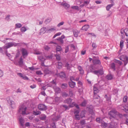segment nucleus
<instances>
[{"mask_svg": "<svg viewBox=\"0 0 128 128\" xmlns=\"http://www.w3.org/2000/svg\"><path fill=\"white\" fill-rule=\"evenodd\" d=\"M89 72H92L98 76L99 75H102L104 74L102 68L96 70H94L92 67H90L88 71V73Z\"/></svg>", "mask_w": 128, "mask_h": 128, "instance_id": "1", "label": "nucleus"}, {"mask_svg": "<svg viewBox=\"0 0 128 128\" xmlns=\"http://www.w3.org/2000/svg\"><path fill=\"white\" fill-rule=\"evenodd\" d=\"M117 113V111L116 110H112L109 112L108 114L109 118L112 122L113 121L116 120H118V119H117L116 118Z\"/></svg>", "mask_w": 128, "mask_h": 128, "instance_id": "2", "label": "nucleus"}, {"mask_svg": "<svg viewBox=\"0 0 128 128\" xmlns=\"http://www.w3.org/2000/svg\"><path fill=\"white\" fill-rule=\"evenodd\" d=\"M26 107H25L24 105L22 104L19 107V109L18 112L19 113H21L23 115L27 114L26 112Z\"/></svg>", "mask_w": 128, "mask_h": 128, "instance_id": "3", "label": "nucleus"}, {"mask_svg": "<svg viewBox=\"0 0 128 128\" xmlns=\"http://www.w3.org/2000/svg\"><path fill=\"white\" fill-rule=\"evenodd\" d=\"M21 51L22 52V56L24 58H26L28 54L27 50L25 48H22L21 49Z\"/></svg>", "mask_w": 128, "mask_h": 128, "instance_id": "4", "label": "nucleus"}, {"mask_svg": "<svg viewBox=\"0 0 128 128\" xmlns=\"http://www.w3.org/2000/svg\"><path fill=\"white\" fill-rule=\"evenodd\" d=\"M38 108L40 110L45 111L47 109L46 106L45 105L40 104L38 105Z\"/></svg>", "mask_w": 128, "mask_h": 128, "instance_id": "5", "label": "nucleus"}, {"mask_svg": "<svg viewBox=\"0 0 128 128\" xmlns=\"http://www.w3.org/2000/svg\"><path fill=\"white\" fill-rule=\"evenodd\" d=\"M92 62L94 64L100 65L101 64L100 60L98 59L95 56L94 57L92 60Z\"/></svg>", "mask_w": 128, "mask_h": 128, "instance_id": "6", "label": "nucleus"}, {"mask_svg": "<svg viewBox=\"0 0 128 128\" xmlns=\"http://www.w3.org/2000/svg\"><path fill=\"white\" fill-rule=\"evenodd\" d=\"M117 126L116 122L112 121L110 123L108 128H116Z\"/></svg>", "mask_w": 128, "mask_h": 128, "instance_id": "7", "label": "nucleus"}, {"mask_svg": "<svg viewBox=\"0 0 128 128\" xmlns=\"http://www.w3.org/2000/svg\"><path fill=\"white\" fill-rule=\"evenodd\" d=\"M120 59L123 61L125 60L126 61V62H124V64L126 65L128 62V57L126 56H122L120 58Z\"/></svg>", "mask_w": 128, "mask_h": 128, "instance_id": "8", "label": "nucleus"}, {"mask_svg": "<svg viewBox=\"0 0 128 128\" xmlns=\"http://www.w3.org/2000/svg\"><path fill=\"white\" fill-rule=\"evenodd\" d=\"M12 46H13L12 42H10L8 43L6 46H3V49L6 50V52H7V49Z\"/></svg>", "mask_w": 128, "mask_h": 128, "instance_id": "9", "label": "nucleus"}, {"mask_svg": "<svg viewBox=\"0 0 128 128\" xmlns=\"http://www.w3.org/2000/svg\"><path fill=\"white\" fill-rule=\"evenodd\" d=\"M19 120L20 126L22 127H23L24 126V119L22 117H21L19 118Z\"/></svg>", "mask_w": 128, "mask_h": 128, "instance_id": "10", "label": "nucleus"}, {"mask_svg": "<svg viewBox=\"0 0 128 128\" xmlns=\"http://www.w3.org/2000/svg\"><path fill=\"white\" fill-rule=\"evenodd\" d=\"M17 74L24 80H28L29 79L25 75H23L21 73H17Z\"/></svg>", "mask_w": 128, "mask_h": 128, "instance_id": "11", "label": "nucleus"}, {"mask_svg": "<svg viewBox=\"0 0 128 128\" xmlns=\"http://www.w3.org/2000/svg\"><path fill=\"white\" fill-rule=\"evenodd\" d=\"M68 84L70 87L72 88H74L76 85V83L72 81L69 82Z\"/></svg>", "mask_w": 128, "mask_h": 128, "instance_id": "12", "label": "nucleus"}, {"mask_svg": "<svg viewBox=\"0 0 128 128\" xmlns=\"http://www.w3.org/2000/svg\"><path fill=\"white\" fill-rule=\"evenodd\" d=\"M72 100L71 98H68L64 101V102L66 103L70 104L73 103V102H72Z\"/></svg>", "mask_w": 128, "mask_h": 128, "instance_id": "13", "label": "nucleus"}, {"mask_svg": "<svg viewBox=\"0 0 128 128\" xmlns=\"http://www.w3.org/2000/svg\"><path fill=\"white\" fill-rule=\"evenodd\" d=\"M56 67L58 68V69H60L62 68V64L61 62H58L56 63Z\"/></svg>", "mask_w": 128, "mask_h": 128, "instance_id": "14", "label": "nucleus"}, {"mask_svg": "<svg viewBox=\"0 0 128 128\" xmlns=\"http://www.w3.org/2000/svg\"><path fill=\"white\" fill-rule=\"evenodd\" d=\"M8 102L9 104H10L12 108H14L15 107V103L14 101L11 100H10V101H8Z\"/></svg>", "mask_w": 128, "mask_h": 128, "instance_id": "15", "label": "nucleus"}, {"mask_svg": "<svg viewBox=\"0 0 128 128\" xmlns=\"http://www.w3.org/2000/svg\"><path fill=\"white\" fill-rule=\"evenodd\" d=\"M106 78L108 80H111L113 78V76L111 74H109L106 76Z\"/></svg>", "mask_w": 128, "mask_h": 128, "instance_id": "16", "label": "nucleus"}, {"mask_svg": "<svg viewBox=\"0 0 128 128\" xmlns=\"http://www.w3.org/2000/svg\"><path fill=\"white\" fill-rule=\"evenodd\" d=\"M86 113V111L85 110L82 111L80 113V116L81 118L85 117Z\"/></svg>", "mask_w": 128, "mask_h": 128, "instance_id": "17", "label": "nucleus"}, {"mask_svg": "<svg viewBox=\"0 0 128 128\" xmlns=\"http://www.w3.org/2000/svg\"><path fill=\"white\" fill-rule=\"evenodd\" d=\"M56 29L54 28H52L50 29H48V28H47L46 30V33H50L54 30H55Z\"/></svg>", "mask_w": 128, "mask_h": 128, "instance_id": "18", "label": "nucleus"}, {"mask_svg": "<svg viewBox=\"0 0 128 128\" xmlns=\"http://www.w3.org/2000/svg\"><path fill=\"white\" fill-rule=\"evenodd\" d=\"M59 76L62 78H64L66 76L65 73L63 72H61L59 74Z\"/></svg>", "mask_w": 128, "mask_h": 128, "instance_id": "19", "label": "nucleus"}, {"mask_svg": "<svg viewBox=\"0 0 128 128\" xmlns=\"http://www.w3.org/2000/svg\"><path fill=\"white\" fill-rule=\"evenodd\" d=\"M89 27V26L88 25H85L82 27V30H84L85 31H86L88 29Z\"/></svg>", "mask_w": 128, "mask_h": 128, "instance_id": "20", "label": "nucleus"}, {"mask_svg": "<svg viewBox=\"0 0 128 128\" xmlns=\"http://www.w3.org/2000/svg\"><path fill=\"white\" fill-rule=\"evenodd\" d=\"M65 67H66L68 70L70 69L72 67L71 64H70L68 62H67L65 65Z\"/></svg>", "mask_w": 128, "mask_h": 128, "instance_id": "21", "label": "nucleus"}, {"mask_svg": "<svg viewBox=\"0 0 128 128\" xmlns=\"http://www.w3.org/2000/svg\"><path fill=\"white\" fill-rule=\"evenodd\" d=\"M104 98H106V100L109 102H110V99L111 97L110 96H108L107 94H106L104 96Z\"/></svg>", "mask_w": 128, "mask_h": 128, "instance_id": "22", "label": "nucleus"}, {"mask_svg": "<svg viewBox=\"0 0 128 128\" xmlns=\"http://www.w3.org/2000/svg\"><path fill=\"white\" fill-rule=\"evenodd\" d=\"M46 27H44L40 29V32L43 34L45 32H46Z\"/></svg>", "mask_w": 128, "mask_h": 128, "instance_id": "23", "label": "nucleus"}, {"mask_svg": "<svg viewBox=\"0 0 128 128\" xmlns=\"http://www.w3.org/2000/svg\"><path fill=\"white\" fill-rule=\"evenodd\" d=\"M62 96L64 98L67 97L68 96V93L65 92H62Z\"/></svg>", "mask_w": 128, "mask_h": 128, "instance_id": "24", "label": "nucleus"}, {"mask_svg": "<svg viewBox=\"0 0 128 128\" xmlns=\"http://www.w3.org/2000/svg\"><path fill=\"white\" fill-rule=\"evenodd\" d=\"M19 65H22L23 64V62L22 56H21L18 62Z\"/></svg>", "mask_w": 128, "mask_h": 128, "instance_id": "25", "label": "nucleus"}, {"mask_svg": "<svg viewBox=\"0 0 128 128\" xmlns=\"http://www.w3.org/2000/svg\"><path fill=\"white\" fill-rule=\"evenodd\" d=\"M80 32L77 30H75L74 31V36L77 37L78 36V34Z\"/></svg>", "mask_w": 128, "mask_h": 128, "instance_id": "26", "label": "nucleus"}, {"mask_svg": "<svg viewBox=\"0 0 128 128\" xmlns=\"http://www.w3.org/2000/svg\"><path fill=\"white\" fill-rule=\"evenodd\" d=\"M46 116L45 114H44L42 116L40 117V118L42 120H46Z\"/></svg>", "mask_w": 128, "mask_h": 128, "instance_id": "27", "label": "nucleus"}, {"mask_svg": "<svg viewBox=\"0 0 128 128\" xmlns=\"http://www.w3.org/2000/svg\"><path fill=\"white\" fill-rule=\"evenodd\" d=\"M96 121L97 122L101 123L103 122V120L100 118H96Z\"/></svg>", "mask_w": 128, "mask_h": 128, "instance_id": "28", "label": "nucleus"}, {"mask_svg": "<svg viewBox=\"0 0 128 128\" xmlns=\"http://www.w3.org/2000/svg\"><path fill=\"white\" fill-rule=\"evenodd\" d=\"M15 28H21L22 25L20 23H18L15 24Z\"/></svg>", "mask_w": 128, "mask_h": 128, "instance_id": "29", "label": "nucleus"}, {"mask_svg": "<svg viewBox=\"0 0 128 128\" xmlns=\"http://www.w3.org/2000/svg\"><path fill=\"white\" fill-rule=\"evenodd\" d=\"M113 6L112 4H111L107 5L106 7V10H107L108 11Z\"/></svg>", "mask_w": 128, "mask_h": 128, "instance_id": "30", "label": "nucleus"}, {"mask_svg": "<svg viewBox=\"0 0 128 128\" xmlns=\"http://www.w3.org/2000/svg\"><path fill=\"white\" fill-rule=\"evenodd\" d=\"M62 5L64 7H66L67 8H69L70 6V5L66 3H63L62 4Z\"/></svg>", "mask_w": 128, "mask_h": 128, "instance_id": "31", "label": "nucleus"}, {"mask_svg": "<svg viewBox=\"0 0 128 128\" xmlns=\"http://www.w3.org/2000/svg\"><path fill=\"white\" fill-rule=\"evenodd\" d=\"M86 103H87L86 100H84L82 102L81 105L82 106H86Z\"/></svg>", "mask_w": 128, "mask_h": 128, "instance_id": "32", "label": "nucleus"}, {"mask_svg": "<svg viewBox=\"0 0 128 128\" xmlns=\"http://www.w3.org/2000/svg\"><path fill=\"white\" fill-rule=\"evenodd\" d=\"M68 86L66 84H63L61 85V87L63 89H66L67 87Z\"/></svg>", "mask_w": 128, "mask_h": 128, "instance_id": "33", "label": "nucleus"}, {"mask_svg": "<svg viewBox=\"0 0 128 128\" xmlns=\"http://www.w3.org/2000/svg\"><path fill=\"white\" fill-rule=\"evenodd\" d=\"M78 69L82 73H84V71L83 70L82 68L80 66H79L78 67Z\"/></svg>", "mask_w": 128, "mask_h": 128, "instance_id": "34", "label": "nucleus"}, {"mask_svg": "<svg viewBox=\"0 0 128 128\" xmlns=\"http://www.w3.org/2000/svg\"><path fill=\"white\" fill-rule=\"evenodd\" d=\"M55 56L56 59L58 61H60L61 60V58L59 54H56L55 55Z\"/></svg>", "mask_w": 128, "mask_h": 128, "instance_id": "35", "label": "nucleus"}, {"mask_svg": "<svg viewBox=\"0 0 128 128\" xmlns=\"http://www.w3.org/2000/svg\"><path fill=\"white\" fill-rule=\"evenodd\" d=\"M117 116L120 118H123V115L122 114H119L118 112H117V113L116 114V117Z\"/></svg>", "mask_w": 128, "mask_h": 128, "instance_id": "36", "label": "nucleus"}, {"mask_svg": "<svg viewBox=\"0 0 128 128\" xmlns=\"http://www.w3.org/2000/svg\"><path fill=\"white\" fill-rule=\"evenodd\" d=\"M33 112V114L35 115H37L40 114L41 113V112L39 111H34Z\"/></svg>", "mask_w": 128, "mask_h": 128, "instance_id": "37", "label": "nucleus"}, {"mask_svg": "<svg viewBox=\"0 0 128 128\" xmlns=\"http://www.w3.org/2000/svg\"><path fill=\"white\" fill-rule=\"evenodd\" d=\"M98 91V89L97 88L94 87V94H96Z\"/></svg>", "mask_w": 128, "mask_h": 128, "instance_id": "38", "label": "nucleus"}, {"mask_svg": "<svg viewBox=\"0 0 128 128\" xmlns=\"http://www.w3.org/2000/svg\"><path fill=\"white\" fill-rule=\"evenodd\" d=\"M55 91L56 93H60V90L59 88H56L55 89Z\"/></svg>", "mask_w": 128, "mask_h": 128, "instance_id": "39", "label": "nucleus"}, {"mask_svg": "<svg viewBox=\"0 0 128 128\" xmlns=\"http://www.w3.org/2000/svg\"><path fill=\"white\" fill-rule=\"evenodd\" d=\"M71 8L73 9H75L78 10H79V7L78 6H72Z\"/></svg>", "mask_w": 128, "mask_h": 128, "instance_id": "40", "label": "nucleus"}, {"mask_svg": "<svg viewBox=\"0 0 128 128\" xmlns=\"http://www.w3.org/2000/svg\"><path fill=\"white\" fill-rule=\"evenodd\" d=\"M62 48L61 47L59 46H57L56 47V50L57 51H60L62 50Z\"/></svg>", "mask_w": 128, "mask_h": 128, "instance_id": "41", "label": "nucleus"}, {"mask_svg": "<svg viewBox=\"0 0 128 128\" xmlns=\"http://www.w3.org/2000/svg\"><path fill=\"white\" fill-rule=\"evenodd\" d=\"M128 97L126 96H124L123 98V102H126L127 101Z\"/></svg>", "mask_w": 128, "mask_h": 128, "instance_id": "42", "label": "nucleus"}, {"mask_svg": "<svg viewBox=\"0 0 128 128\" xmlns=\"http://www.w3.org/2000/svg\"><path fill=\"white\" fill-rule=\"evenodd\" d=\"M20 30L21 32H25L27 30L25 27H22L21 28Z\"/></svg>", "mask_w": 128, "mask_h": 128, "instance_id": "43", "label": "nucleus"}, {"mask_svg": "<svg viewBox=\"0 0 128 128\" xmlns=\"http://www.w3.org/2000/svg\"><path fill=\"white\" fill-rule=\"evenodd\" d=\"M51 20V19H48L45 20L44 22L46 24H47L49 23Z\"/></svg>", "mask_w": 128, "mask_h": 128, "instance_id": "44", "label": "nucleus"}, {"mask_svg": "<svg viewBox=\"0 0 128 128\" xmlns=\"http://www.w3.org/2000/svg\"><path fill=\"white\" fill-rule=\"evenodd\" d=\"M100 97L98 95L96 94H94V95L93 96V98L94 99H98V98Z\"/></svg>", "mask_w": 128, "mask_h": 128, "instance_id": "45", "label": "nucleus"}, {"mask_svg": "<svg viewBox=\"0 0 128 128\" xmlns=\"http://www.w3.org/2000/svg\"><path fill=\"white\" fill-rule=\"evenodd\" d=\"M56 40H59L60 42L62 44H63L64 42L63 40L59 37L56 39Z\"/></svg>", "mask_w": 128, "mask_h": 128, "instance_id": "46", "label": "nucleus"}, {"mask_svg": "<svg viewBox=\"0 0 128 128\" xmlns=\"http://www.w3.org/2000/svg\"><path fill=\"white\" fill-rule=\"evenodd\" d=\"M111 67L112 68L114 71L116 70L115 66V64L114 63H112L111 64Z\"/></svg>", "mask_w": 128, "mask_h": 128, "instance_id": "47", "label": "nucleus"}, {"mask_svg": "<svg viewBox=\"0 0 128 128\" xmlns=\"http://www.w3.org/2000/svg\"><path fill=\"white\" fill-rule=\"evenodd\" d=\"M44 49L46 51H48L50 49V47L48 46H44Z\"/></svg>", "mask_w": 128, "mask_h": 128, "instance_id": "48", "label": "nucleus"}, {"mask_svg": "<svg viewBox=\"0 0 128 128\" xmlns=\"http://www.w3.org/2000/svg\"><path fill=\"white\" fill-rule=\"evenodd\" d=\"M44 74L46 75L49 74V71L48 69H46L44 70Z\"/></svg>", "mask_w": 128, "mask_h": 128, "instance_id": "49", "label": "nucleus"}, {"mask_svg": "<svg viewBox=\"0 0 128 128\" xmlns=\"http://www.w3.org/2000/svg\"><path fill=\"white\" fill-rule=\"evenodd\" d=\"M75 118L76 119V120H79L80 119V116L79 115V114L75 115Z\"/></svg>", "mask_w": 128, "mask_h": 128, "instance_id": "50", "label": "nucleus"}, {"mask_svg": "<svg viewBox=\"0 0 128 128\" xmlns=\"http://www.w3.org/2000/svg\"><path fill=\"white\" fill-rule=\"evenodd\" d=\"M92 47L93 48L92 49V50L94 49V48H96L97 47V45L95 43H93L92 45Z\"/></svg>", "mask_w": 128, "mask_h": 128, "instance_id": "51", "label": "nucleus"}, {"mask_svg": "<svg viewBox=\"0 0 128 128\" xmlns=\"http://www.w3.org/2000/svg\"><path fill=\"white\" fill-rule=\"evenodd\" d=\"M102 126H103L104 127H105L107 126V123L104 122L103 121V122L102 123Z\"/></svg>", "mask_w": 128, "mask_h": 128, "instance_id": "52", "label": "nucleus"}, {"mask_svg": "<svg viewBox=\"0 0 128 128\" xmlns=\"http://www.w3.org/2000/svg\"><path fill=\"white\" fill-rule=\"evenodd\" d=\"M51 126L52 128H56L55 124L54 122H53L51 124Z\"/></svg>", "mask_w": 128, "mask_h": 128, "instance_id": "53", "label": "nucleus"}, {"mask_svg": "<svg viewBox=\"0 0 128 128\" xmlns=\"http://www.w3.org/2000/svg\"><path fill=\"white\" fill-rule=\"evenodd\" d=\"M115 62H116L118 64H119L120 65H121L122 64V62H121L119 60H115Z\"/></svg>", "mask_w": 128, "mask_h": 128, "instance_id": "54", "label": "nucleus"}, {"mask_svg": "<svg viewBox=\"0 0 128 128\" xmlns=\"http://www.w3.org/2000/svg\"><path fill=\"white\" fill-rule=\"evenodd\" d=\"M69 50V47L68 46H66L65 48V53H67Z\"/></svg>", "mask_w": 128, "mask_h": 128, "instance_id": "55", "label": "nucleus"}, {"mask_svg": "<svg viewBox=\"0 0 128 128\" xmlns=\"http://www.w3.org/2000/svg\"><path fill=\"white\" fill-rule=\"evenodd\" d=\"M20 54V52H18L16 53V55L15 58V59L16 58H17L18 57Z\"/></svg>", "mask_w": 128, "mask_h": 128, "instance_id": "56", "label": "nucleus"}, {"mask_svg": "<svg viewBox=\"0 0 128 128\" xmlns=\"http://www.w3.org/2000/svg\"><path fill=\"white\" fill-rule=\"evenodd\" d=\"M60 99V97H56L55 98V100L56 102H58L59 101Z\"/></svg>", "mask_w": 128, "mask_h": 128, "instance_id": "57", "label": "nucleus"}, {"mask_svg": "<svg viewBox=\"0 0 128 128\" xmlns=\"http://www.w3.org/2000/svg\"><path fill=\"white\" fill-rule=\"evenodd\" d=\"M70 81H72V80H75V79L74 77L72 76H70Z\"/></svg>", "mask_w": 128, "mask_h": 128, "instance_id": "58", "label": "nucleus"}, {"mask_svg": "<svg viewBox=\"0 0 128 128\" xmlns=\"http://www.w3.org/2000/svg\"><path fill=\"white\" fill-rule=\"evenodd\" d=\"M64 23V22H62L59 23L57 25V26L59 27L60 26L63 25Z\"/></svg>", "mask_w": 128, "mask_h": 128, "instance_id": "59", "label": "nucleus"}, {"mask_svg": "<svg viewBox=\"0 0 128 128\" xmlns=\"http://www.w3.org/2000/svg\"><path fill=\"white\" fill-rule=\"evenodd\" d=\"M79 111L78 110H76L74 112V113L75 115L79 114Z\"/></svg>", "mask_w": 128, "mask_h": 128, "instance_id": "60", "label": "nucleus"}, {"mask_svg": "<svg viewBox=\"0 0 128 128\" xmlns=\"http://www.w3.org/2000/svg\"><path fill=\"white\" fill-rule=\"evenodd\" d=\"M120 46L121 48H122L123 47V42H122V41L120 42Z\"/></svg>", "mask_w": 128, "mask_h": 128, "instance_id": "61", "label": "nucleus"}, {"mask_svg": "<svg viewBox=\"0 0 128 128\" xmlns=\"http://www.w3.org/2000/svg\"><path fill=\"white\" fill-rule=\"evenodd\" d=\"M80 124L82 125L84 124H85V121L84 120H80Z\"/></svg>", "mask_w": 128, "mask_h": 128, "instance_id": "62", "label": "nucleus"}, {"mask_svg": "<svg viewBox=\"0 0 128 128\" xmlns=\"http://www.w3.org/2000/svg\"><path fill=\"white\" fill-rule=\"evenodd\" d=\"M10 15H8L6 16V17L5 18V19L6 20H7V21H8L9 19H10Z\"/></svg>", "mask_w": 128, "mask_h": 128, "instance_id": "63", "label": "nucleus"}, {"mask_svg": "<svg viewBox=\"0 0 128 128\" xmlns=\"http://www.w3.org/2000/svg\"><path fill=\"white\" fill-rule=\"evenodd\" d=\"M36 73L38 75H41L42 74L41 71L40 70L37 71L36 72Z\"/></svg>", "mask_w": 128, "mask_h": 128, "instance_id": "64", "label": "nucleus"}]
</instances>
